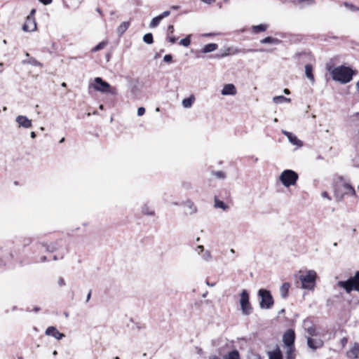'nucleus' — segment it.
Returning a JSON list of instances; mask_svg holds the SVG:
<instances>
[{"label": "nucleus", "instance_id": "b1692460", "mask_svg": "<svg viewBox=\"0 0 359 359\" xmlns=\"http://www.w3.org/2000/svg\"><path fill=\"white\" fill-rule=\"evenodd\" d=\"M215 196H219V198L226 200L230 198V191L227 189L220 190Z\"/></svg>", "mask_w": 359, "mask_h": 359}, {"label": "nucleus", "instance_id": "7c9ffc66", "mask_svg": "<svg viewBox=\"0 0 359 359\" xmlns=\"http://www.w3.org/2000/svg\"><path fill=\"white\" fill-rule=\"evenodd\" d=\"M280 42V41L278 39H274L271 36H267L264 39H263L261 41L262 43H274V44H278Z\"/></svg>", "mask_w": 359, "mask_h": 359}, {"label": "nucleus", "instance_id": "58836bf2", "mask_svg": "<svg viewBox=\"0 0 359 359\" xmlns=\"http://www.w3.org/2000/svg\"><path fill=\"white\" fill-rule=\"evenodd\" d=\"M344 6H346L349 10H351V11H359V8L354 6L353 4H349L347 2H344Z\"/></svg>", "mask_w": 359, "mask_h": 359}, {"label": "nucleus", "instance_id": "052dcab7", "mask_svg": "<svg viewBox=\"0 0 359 359\" xmlns=\"http://www.w3.org/2000/svg\"><path fill=\"white\" fill-rule=\"evenodd\" d=\"M30 137L32 138H35L36 137V133L34 132H31Z\"/></svg>", "mask_w": 359, "mask_h": 359}, {"label": "nucleus", "instance_id": "2f4dec72", "mask_svg": "<svg viewBox=\"0 0 359 359\" xmlns=\"http://www.w3.org/2000/svg\"><path fill=\"white\" fill-rule=\"evenodd\" d=\"M22 63L23 64H29L31 65H33V66H39V67H42V64L37 61L35 58L34 57H30L29 60H23L22 61Z\"/></svg>", "mask_w": 359, "mask_h": 359}, {"label": "nucleus", "instance_id": "3c124183", "mask_svg": "<svg viewBox=\"0 0 359 359\" xmlns=\"http://www.w3.org/2000/svg\"><path fill=\"white\" fill-rule=\"evenodd\" d=\"M55 250V248L54 246L48 245L46 247V250L49 252H54Z\"/></svg>", "mask_w": 359, "mask_h": 359}, {"label": "nucleus", "instance_id": "6e6d98bb", "mask_svg": "<svg viewBox=\"0 0 359 359\" xmlns=\"http://www.w3.org/2000/svg\"><path fill=\"white\" fill-rule=\"evenodd\" d=\"M196 250L199 251L198 253L202 252L204 251V247L203 245H198L197 246Z\"/></svg>", "mask_w": 359, "mask_h": 359}, {"label": "nucleus", "instance_id": "bb28decb", "mask_svg": "<svg viewBox=\"0 0 359 359\" xmlns=\"http://www.w3.org/2000/svg\"><path fill=\"white\" fill-rule=\"evenodd\" d=\"M286 353H285V358L286 359H295L296 355L294 354L295 351V347L294 346H290L286 347Z\"/></svg>", "mask_w": 359, "mask_h": 359}, {"label": "nucleus", "instance_id": "ddd939ff", "mask_svg": "<svg viewBox=\"0 0 359 359\" xmlns=\"http://www.w3.org/2000/svg\"><path fill=\"white\" fill-rule=\"evenodd\" d=\"M236 93V86L232 83L225 84L221 90V94L224 96L235 95Z\"/></svg>", "mask_w": 359, "mask_h": 359}, {"label": "nucleus", "instance_id": "49530a36", "mask_svg": "<svg viewBox=\"0 0 359 359\" xmlns=\"http://www.w3.org/2000/svg\"><path fill=\"white\" fill-rule=\"evenodd\" d=\"M170 14V12L169 11H165L163 12L160 15V17L162 18V20L168 16H169Z\"/></svg>", "mask_w": 359, "mask_h": 359}, {"label": "nucleus", "instance_id": "a18cd8bd", "mask_svg": "<svg viewBox=\"0 0 359 359\" xmlns=\"http://www.w3.org/2000/svg\"><path fill=\"white\" fill-rule=\"evenodd\" d=\"M215 177L217 178H224L226 177L224 173L222 171H218L215 173Z\"/></svg>", "mask_w": 359, "mask_h": 359}, {"label": "nucleus", "instance_id": "f3484780", "mask_svg": "<svg viewBox=\"0 0 359 359\" xmlns=\"http://www.w3.org/2000/svg\"><path fill=\"white\" fill-rule=\"evenodd\" d=\"M346 356L349 359H357L359 357V344L355 343L353 347L346 352Z\"/></svg>", "mask_w": 359, "mask_h": 359}, {"label": "nucleus", "instance_id": "79ce46f5", "mask_svg": "<svg viewBox=\"0 0 359 359\" xmlns=\"http://www.w3.org/2000/svg\"><path fill=\"white\" fill-rule=\"evenodd\" d=\"M144 113H145V109L144 107H141L137 109V116H141L144 115Z\"/></svg>", "mask_w": 359, "mask_h": 359}, {"label": "nucleus", "instance_id": "7ed1b4c3", "mask_svg": "<svg viewBox=\"0 0 359 359\" xmlns=\"http://www.w3.org/2000/svg\"><path fill=\"white\" fill-rule=\"evenodd\" d=\"M337 285L344 289L347 293H350L353 290L359 292V271L348 280L339 281Z\"/></svg>", "mask_w": 359, "mask_h": 359}, {"label": "nucleus", "instance_id": "bf43d9fd", "mask_svg": "<svg viewBox=\"0 0 359 359\" xmlns=\"http://www.w3.org/2000/svg\"><path fill=\"white\" fill-rule=\"evenodd\" d=\"M283 93L286 95H289L290 93V91L287 88H285Z\"/></svg>", "mask_w": 359, "mask_h": 359}, {"label": "nucleus", "instance_id": "72a5a7b5", "mask_svg": "<svg viewBox=\"0 0 359 359\" xmlns=\"http://www.w3.org/2000/svg\"><path fill=\"white\" fill-rule=\"evenodd\" d=\"M228 52L227 53H225L222 55L223 57L224 56H227L229 55H234V54H238L239 53H241L242 50H239L238 48H228Z\"/></svg>", "mask_w": 359, "mask_h": 359}, {"label": "nucleus", "instance_id": "680f3d73", "mask_svg": "<svg viewBox=\"0 0 359 359\" xmlns=\"http://www.w3.org/2000/svg\"><path fill=\"white\" fill-rule=\"evenodd\" d=\"M209 359H220L219 357H217V355H212V356H210L209 358Z\"/></svg>", "mask_w": 359, "mask_h": 359}, {"label": "nucleus", "instance_id": "37998d69", "mask_svg": "<svg viewBox=\"0 0 359 359\" xmlns=\"http://www.w3.org/2000/svg\"><path fill=\"white\" fill-rule=\"evenodd\" d=\"M172 57L171 55L170 54H168V55H165L164 57H163V60L164 62H170L172 61Z\"/></svg>", "mask_w": 359, "mask_h": 359}, {"label": "nucleus", "instance_id": "a211bd4d", "mask_svg": "<svg viewBox=\"0 0 359 359\" xmlns=\"http://www.w3.org/2000/svg\"><path fill=\"white\" fill-rule=\"evenodd\" d=\"M183 205H184V208H186L185 214L192 215V214L196 212L197 208L192 201L187 200V201L183 203Z\"/></svg>", "mask_w": 359, "mask_h": 359}, {"label": "nucleus", "instance_id": "c03bdc74", "mask_svg": "<svg viewBox=\"0 0 359 359\" xmlns=\"http://www.w3.org/2000/svg\"><path fill=\"white\" fill-rule=\"evenodd\" d=\"M248 359H262L259 354L252 353L249 355Z\"/></svg>", "mask_w": 359, "mask_h": 359}, {"label": "nucleus", "instance_id": "2eb2a0df", "mask_svg": "<svg viewBox=\"0 0 359 359\" xmlns=\"http://www.w3.org/2000/svg\"><path fill=\"white\" fill-rule=\"evenodd\" d=\"M282 133L287 137L289 142L293 145H296L297 147L302 146V142L299 140L295 135L290 132H287L286 130H282Z\"/></svg>", "mask_w": 359, "mask_h": 359}, {"label": "nucleus", "instance_id": "e433bc0d", "mask_svg": "<svg viewBox=\"0 0 359 359\" xmlns=\"http://www.w3.org/2000/svg\"><path fill=\"white\" fill-rule=\"evenodd\" d=\"M190 35H188L186 38L181 39L180 41V44L185 47L189 46L190 45Z\"/></svg>", "mask_w": 359, "mask_h": 359}, {"label": "nucleus", "instance_id": "9b49d317", "mask_svg": "<svg viewBox=\"0 0 359 359\" xmlns=\"http://www.w3.org/2000/svg\"><path fill=\"white\" fill-rule=\"evenodd\" d=\"M15 121L18 123L19 127L29 128L32 126V120L29 119L25 116H18L15 118Z\"/></svg>", "mask_w": 359, "mask_h": 359}, {"label": "nucleus", "instance_id": "f257e3e1", "mask_svg": "<svg viewBox=\"0 0 359 359\" xmlns=\"http://www.w3.org/2000/svg\"><path fill=\"white\" fill-rule=\"evenodd\" d=\"M332 76L335 81L341 83H346L352 79L353 71L349 67L340 66L332 70Z\"/></svg>", "mask_w": 359, "mask_h": 359}, {"label": "nucleus", "instance_id": "603ef678", "mask_svg": "<svg viewBox=\"0 0 359 359\" xmlns=\"http://www.w3.org/2000/svg\"><path fill=\"white\" fill-rule=\"evenodd\" d=\"M204 4H212L215 2V0H201Z\"/></svg>", "mask_w": 359, "mask_h": 359}, {"label": "nucleus", "instance_id": "a19ab883", "mask_svg": "<svg viewBox=\"0 0 359 359\" xmlns=\"http://www.w3.org/2000/svg\"><path fill=\"white\" fill-rule=\"evenodd\" d=\"M202 258L205 261L210 260L212 258V256H211L210 251L206 250L205 252H204V253L202 255Z\"/></svg>", "mask_w": 359, "mask_h": 359}, {"label": "nucleus", "instance_id": "aec40b11", "mask_svg": "<svg viewBox=\"0 0 359 359\" xmlns=\"http://www.w3.org/2000/svg\"><path fill=\"white\" fill-rule=\"evenodd\" d=\"M214 202H215L214 207L215 208H220L224 211H226L229 209V206L225 203H224L222 199L220 200V198H219V196L214 197Z\"/></svg>", "mask_w": 359, "mask_h": 359}, {"label": "nucleus", "instance_id": "f03ea898", "mask_svg": "<svg viewBox=\"0 0 359 359\" xmlns=\"http://www.w3.org/2000/svg\"><path fill=\"white\" fill-rule=\"evenodd\" d=\"M90 87L94 88L97 91L103 93L116 95L117 93L116 88L115 87H111L109 83L104 81L100 77L95 78L94 82L90 84Z\"/></svg>", "mask_w": 359, "mask_h": 359}, {"label": "nucleus", "instance_id": "6ab92c4d", "mask_svg": "<svg viewBox=\"0 0 359 359\" xmlns=\"http://www.w3.org/2000/svg\"><path fill=\"white\" fill-rule=\"evenodd\" d=\"M297 181H277L276 183V188L277 191H283L280 189L281 186H283L285 188H288L290 186H294L296 184Z\"/></svg>", "mask_w": 359, "mask_h": 359}, {"label": "nucleus", "instance_id": "c756f323", "mask_svg": "<svg viewBox=\"0 0 359 359\" xmlns=\"http://www.w3.org/2000/svg\"><path fill=\"white\" fill-rule=\"evenodd\" d=\"M142 212L144 215L150 216H153L155 214L154 210L152 208H151L147 204L144 205V206L142 208Z\"/></svg>", "mask_w": 359, "mask_h": 359}, {"label": "nucleus", "instance_id": "09e8293b", "mask_svg": "<svg viewBox=\"0 0 359 359\" xmlns=\"http://www.w3.org/2000/svg\"><path fill=\"white\" fill-rule=\"evenodd\" d=\"M321 196L323 197V198H327L328 200H331V198L330 197L327 191H323L321 194Z\"/></svg>", "mask_w": 359, "mask_h": 359}, {"label": "nucleus", "instance_id": "393cba45", "mask_svg": "<svg viewBox=\"0 0 359 359\" xmlns=\"http://www.w3.org/2000/svg\"><path fill=\"white\" fill-rule=\"evenodd\" d=\"M224 359H240V353L237 350H232L224 356Z\"/></svg>", "mask_w": 359, "mask_h": 359}, {"label": "nucleus", "instance_id": "4be33fe9", "mask_svg": "<svg viewBox=\"0 0 359 359\" xmlns=\"http://www.w3.org/2000/svg\"><path fill=\"white\" fill-rule=\"evenodd\" d=\"M305 74L306 76L312 82H314V76L313 74V67L310 64L305 65Z\"/></svg>", "mask_w": 359, "mask_h": 359}, {"label": "nucleus", "instance_id": "412c9836", "mask_svg": "<svg viewBox=\"0 0 359 359\" xmlns=\"http://www.w3.org/2000/svg\"><path fill=\"white\" fill-rule=\"evenodd\" d=\"M290 284L289 283H284L280 287V296L283 299H286L288 296L289 289Z\"/></svg>", "mask_w": 359, "mask_h": 359}, {"label": "nucleus", "instance_id": "4c0bfd02", "mask_svg": "<svg viewBox=\"0 0 359 359\" xmlns=\"http://www.w3.org/2000/svg\"><path fill=\"white\" fill-rule=\"evenodd\" d=\"M107 45V42L105 41H102L100 42V43H98L96 46H95L93 49H92V52H97V51H99L100 50H102V48H104V47Z\"/></svg>", "mask_w": 359, "mask_h": 359}, {"label": "nucleus", "instance_id": "c85d7f7f", "mask_svg": "<svg viewBox=\"0 0 359 359\" xmlns=\"http://www.w3.org/2000/svg\"><path fill=\"white\" fill-rule=\"evenodd\" d=\"M195 97L193 95L190 96L188 98L184 99L182 100V106L184 108H190L192 106Z\"/></svg>", "mask_w": 359, "mask_h": 359}, {"label": "nucleus", "instance_id": "dca6fc26", "mask_svg": "<svg viewBox=\"0 0 359 359\" xmlns=\"http://www.w3.org/2000/svg\"><path fill=\"white\" fill-rule=\"evenodd\" d=\"M269 359H283V354L280 347L276 345L273 351L267 352Z\"/></svg>", "mask_w": 359, "mask_h": 359}, {"label": "nucleus", "instance_id": "423d86ee", "mask_svg": "<svg viewBox=\"0 0 359 359\" xmlns=\"http://www.w3.org/2000/svg\"><path fill=\"white\" fill-rule=\"evenodd\" d=\"M317 274L315 271H309L305 275H301L299 278L304 289L312 290L316 285Z\"/></svg>", "mask_w": 359, "mask_h": 359}, {"label": "nucleus", "instance_id": "a878e982", "mask_svg": "<svg viewBox=\"0 0 359 359\" xmlns=\"http://www.w3.org/2000/svg\"><path fill=\"white\" fill-rule=\"evenodd\" d=\"M130 22H123L118 27H117V33L119 36H121L129 27Z\"/></svg>", "mask_w": 359, "mask_h": 359}, {"label": "nucleus", "instance_id": "f8f14e48", "mask_svg": "<svg viewBox=\"0 0 359 359\" xmlns=\"http://www.w3.org/2000/svg\"><path fill=\"white\" fill-rule=\"evenodd\" d=\"M45 334L48 336H52L58 340L62 339L65 336L63 333L60 332L57 329L53 326L48 327L46 329Z\"/></svg>", "mask_w": 359, "mask_h": 359}, {"label": "nucleus", "instance_id": "1a4fd4ad", "mask_svg": "<svg viewBox=\"0 0 359 359\" xmlns=\"http://www.w3.org/2000/svg\"><path fill=\"white\" fill-rule=\"evenodd\" d=\"M303 327L306 332L309 334V337H316L318 335L316 327L309 318H306L304 320Z\"/></svg>", "mask_w": 359, "mask_h": 359}, {"label": "nucleus", "instance_id": "774afa93", "mask_svg": "<svg viewBox=\"0 0 359 359\" xmlns=\"http://www.w3.org/2000/svg\"><path fill=\"white\" fill-rule=\"evenodd\" d=\"M355 87L357 88V90L359 92V81L356 83Z\"/></svg>", "mask_w": 359, "mask_h": 359}, {"label": "nucleus", "instance_id": "5fc2aeb1", "mask_svg": "<svg viewBox=\"0 0 359 359\" xmlns=\"http://www.w3.org/2000/svg\"><path fill=\"white\" fill-rule=\"evenodd\" d=\"M91 294H92V290H90V291L88 292V294L86 296V302H89L90 299L91 297Z\"/></svg>", "mask_w": 359, "mask_h": 359}, {"label": "nucleus", "instance_id": "338daca9", "mask_svg": "<svg viewBox=\"0 0 359 359\" xmlns=\"http://www.w3.org/2000/svg\"><path fill=\"white\" fill-rule=\"evenodd\" d=\"M39 310H40V308H39V307L36 306V307H34V311L35 312H38Z\"/></svg>", "mask_w": 359, "mask_h": 359}, {"label": "nucleus", "instance_id": "5701e85b", "mask_svg": "<svg viewBox=\"0 0 359 359\" xmlns=\"http://www.w3.org/2000/svg\"><path fill=\"white\" fill-rule=\"evenodd\" d=\"M217 48H218V46L216 43H208V44L204 46V47L203 48L202 52L203 53H210V52H212V51H215V50H217Z\"/></svg>", "mask_w": 359, "mask_h": 359}, {"label": "nucleus", "instance_id": "f704fd0d", "mask_svg": "<svg viewBox=\"0 0 359 359\" xmlns=\"http://www.w3.org/2000/svg\"><path fill=\"white\" fill-rule=\"evenodd\" d=\"M143 41L147 44H151L154 42L153 35L151 33H147L144 35Z\"/></svg>", "mask_w": 359, "mask_h": 359}, {"label": "nucleus", "instance_id": "4d7b16f0", "mask_svg": "<svg viewBox=\"0 0 359 359\" xmlns=\"http://www.w3.org/2000/svg\"><path fill=\"white\" fill-rule=\"evenodd\" d=\"M168 40H169V41H170V43H175V42H176V41H177V38H176V37H175V36H172V37H170Z\"/></svg>", "mask_w": 359, "mask_h": 359}, {"label": "nucleus", "instance_id": "20e7f679", "mask_svg": "<svg viewBox=\"0 0 359 359\" xmlns=\"http://www.w3.org/2000/svg\"><path fill=\"white\" fill-rule=\"evenodd\" d=\"M257 295L260 298L259 306L261 309H270L273 306L274 300L269 290L259 289L258 290Z\"/></svg>", "mask_w": 359, "mask_h": 359}, {"label": "nucleus", "instance_id": "cd10ccee", "mask_svg": "<svg viewBox=\"0 0 359 359\" xmlns=\"http://www.w3.org/2000/svg\"><path fill=\"white\" fill-rule=\"evenodd\" d=\"M273 101L276 104H281V103H283V102H291V99L288 98V97H284L283 95H279V96L273 97Z\"/></svg>", "mask_w": 359, "mask_h": 359}, {"label": "nucleus", "instance_id": "c9c22d12", "mask_svg": "<svg viewBox=\"0 0 359 359\" xmlns=\"http://www.w3.org/2000/svg\"><path fill=\"white\" fill-rule=\"evenodd\" d=\"M267 29V25H259L253 27V31L255 32H264Z\"/></svg>", "mask_w": 359, "mask_h": 359}, {"label": "nucleus", "instance_id": "de8ad7c7", "mask_svg": "<svg viewBox=\"0 0 359 359\" xmlns=\"http://www.w3.org/2000/svg\"><path fill=\"white\" fill-rule=\"evenodd\" d=\"M58 285L60 286H64L65 285V282L63 278H60L58 279Z\"/></svg>", "mask_w": 359, "mask_h": 359}, {"label": "nucleus", "instance_id": "6e6552de", "mask_svg": "<svg viewBox=\"0 0 359 359\" xmlns=\"http://www.w3.org/2000/svg\"><path fill=\"white\" fill-rule=\"evenodd\" d=\"M295 333L292 329L287 330L283 336V341L285 347L294 346Z\"/></svg>", "mask_w": 359, "mask_h": 359}, {"label": "nucleus", "instance_id": "9d476101", "mask_svg": "<svg viewBox=\"0 0 359 359\" xmlns=\"http://www.w3.org/2000/svg\"><path fill=\"white\" fill-rule=\"evenodd\" d=\"M36 29V22L35 19L32 15H28L25 24L22 26V29L25 32H33Z\"/></svg>", "mask_w": 359, "mask_h": 359}, {"label": "nucleus", "instance_id": "69168bd1", "mask_svg": "<svg viewBox=\"0 0 359 359\" xmlns=\"http://www.w3.org/2000/svg\"><path fill=\"white\" fill-rule=\"evenodd\" d=\"M179 8H180V7H179L178 6H172L171 7V8H172V9H174V10H177V9H179Z\"/></svg>", "mask_w": 359, "mask_h": 359}, {"label": "nucleus", "instance_id": "39448f33", "mask_svg": "<svg viewBox=\"0 0 359 359\" xmlns=\"http://www.w3.org/2000/svg\"><path fill=\"white\" fill-rule=\"evenodd\" d=\"M239 303L243 315L249 316L252 313L253 308L250 302V295L248 290H242L240 294Z\"/></svg>", "mask_w": 359, "mask_h": 359}, {"label": "nucleus", "instance_id": "13d9d810", "mask_svg": "<svg viewBox=\"0 0 359 359\" xmlns=\"http://www.w3.org/2000/svg\"><path fill=\"white\" fill-rule=\"evenodd\" d=\"M168 32H170V33H172L173 31H174V27L172 25H169L168 27Z\"/></svg>", "mask_w": 359, "mask_h": 359}, {"label": "nucleus", "instance_id": "ea45409f", "mask_svg": "<svg viewBox=\"0 0 359 359\" xmlns=\"http://www.w3.org/2000/svg\"><path fill=\"white\" fill-rule=\"evenodd\" d=\"M344 188L347 190V191L346 192V194H348V191H350L352 195H354L355 191V189L354 188L349 185L348 184L346 183L344 184Z\"/></svg>", "mask_w": 359, "mask_h": 359}, {"label": "nucleus", "instance_id": "e2e57ef3", "mask_svg": "<svg viewBox=\"0 0 359 359\" xmlns=\"http://www.w3.org/2000/svg\"><path fill=\"white\" fill-rule=\"evenodd\" d=\"M209 359H220L219 357H217V355H212V356H210L209 358Z\"/></svg>", "mask_w": 359, "mask_h": 359}, {"label": "nucleus", "instance_id": "864d4df0", "mask_svg": "<svg viewBox=\"0 0 359 359\" xmlns=\"http://www.w3.org/2000/svg\"><path fill=\"white\" fill-rule=\"evenodd\" d=\"M348 339L346 337H344L341 340V343L342 344V346H345V345L347 344Z\"/></svg>", "mask_w": 359, "mask_h": 359}, {"label": "nucleus", "instance_id": "4468645a", "mask_svg": "<svg viewBox=\"0 0 359 359\" xmlns=\"http://www.w3.org/2000/svg\"><path fill=\"white\" fill-rule=\"evenodd\" d=\"M298 174L292 170H284L279 176L278 180H298Z\"/></svg>", "mask_w": 359, "mask_h": 359}, {"label": "nucleus", "instance_id": "473e14b6", "mask_svg": "<svg viewBox=\"0 0 359 359\" xmlns=\"http://www.w3.org/2000/svg\"><path fill=\"white\" fill-rule=\"evenodd\" d=\"M161 20H162V18L160 17V15H158V16L154 18L149 23V27L150 28L156 27L159 25V23L161 22Z\"/></svg>", "mask_w": 359, "mask_h": 359}, {"label": "nucleus", "instance_id": "0e129e2a", "mask_svg": "<svg viewBox=\"0 0 359 359\" xmlns=\"http://www.w3.org/2000/svg\"><path fill=\"white\" fill-rule=\"evenodd\" d=\"M46 256H43L41 258V262H46Z\"/></svg>", "mask_w": 359, "mask_h": 359}, {"label": "nucleus", "instance_id": "8fccbe9b", "mask_svg": "<svg viewBox=\"0 0 359 359\" xmlns=\"http://www.w3.org/2000/svg\"><path fill=\"white\" fill-rule=\"evenodd\" d=\"M39 1L44 5H48L52 3V0H39Z\"/></svg>", "mask_w": 359, "mask_h": 359}, {"label": "nucleus", "instance_id": "0eeeda50", "mask_svg": "<svg viewBox=\"0 0 359 359\" xmlns=\"http://www.w3.org/2000/svg\"><path fill=\"white\" fill-rule=\"evenodd\" d=\"M306 344L312 352L316 351L317 349L321 348L324 346V341L323 339L320 338L314 339L311 337H306Z\"/></svg>", "mask_w": 359, "mask_h": 359}]
</instances>
